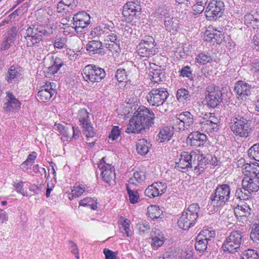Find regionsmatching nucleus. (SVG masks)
<instances>
[{
  "label": "nucleus",
  "instance_id": "nucleus-59",
  "mask_svg": "<svg viewBox=\"0 0 259 259\" xmlns=\"http://www.w3.org/2000/svg\"><path fill=\"white\" fill-rule=\"evenodd\" d=\"M34 30H37V32L38 33H39V34H41L42 36L43 35L49 36L53 33V31H52V29H51L50 30V31H47L45 28H44V27H42L41 26L37 27L36 28H34Z\"/></svg>",
  "mask_w": 259,
  "mask_h": 259
},
{
  "label": "nucleus",
  "instance_id": "nucleus-18",
  "mask_svg": "<svg viewBox=\"0 0 259 259\" xmlns=\"http://www.w3.org/2000/svg\"><path fill=\"white\" fill-rule=\"evenodd\" d=\"M55 84L54 82H46L45 85L40 88L37 93L38 100L42 102H48L56 94Z\"/></svg>",
  "mask_w": 259,
  "mask_h": 259
},
{
  "label": "nucleus",
  "instance_id": "nucleus-21",
  "mask_svg": "<svg viewBox=\"0 0 259 259\" xmlns=\"http://www.w3.org/2000/svg\"><path fill=\"white\" fill-rule=\"evenodd\" d=\"M246 176L242 181L243 187L246 188V190L251 195L252 192H257L259 190V176Z\"/></svg>",
  "mask_w": 259,
  "mask_h": 259
},
{
  "label": "nucleus",
  "instance_id": "nucleus-27",
  "mask_svg": "<svg viewBox=\"0 0 259 259\" xmlns=\"http://www.w3.org/2000/svg\"><path fill=\"white\" fill-rule=\"evenodd\" d=\"M196 156L195 166H193V170L200 175L204 171L205 166L209 161L203 154H196Z\"/></svg>",
  "mask_w": 259,
  "mask_h": 259
},
{
  "label": "nucleus",
  "instance_id": "nucleus-7",
  "mask_svg": "<svg viewBox=\"0 0 259 259\" xmlns=\"http://www.w3.org/2000/svg\"><path fill=\"white\" fill-rule=\"evenodd\" d=\"M240 231H234L230 233L224 240L222 248L225 252L233 253L239 251L242 238Z\"/></svg>",
  "mask_w": 259,
  "mask_h": 259
},
{
  "label": "nucleus",
  "instance_id": "nucleus-45",
  "mask_svg": "<svg viewBox=\"0 0 259 259\" xmlns=\"http://www.w3.org/2000/svg\"><path fill=\"white\" fill-rule=\"evenodd\" d=\"M85 192V187L83 186H75L71 191V193L69 196L70 200H72L76 197H78L81 195Z\"/></svg>",
  "mask_w": 259,
  "mask_h": 259
},
{
  "label": "nucleus",
  "instance_id": "nucleus-54",
  "mask_svg": "<svg viewBox=\"0 0 259 259\" xmlns=\"http://www.w3.org/2000/svg\"><path fill=\"white\" fill-rule=\"evenodd\" d=\"M56 126L61 135L66 137H68L70 135L69 131V129L68 126L61 124H58Z\"/></svg>",
  "mask_w": 259,
  "mask_h": 259
},
{
  "label": "nucleus",
  "instance_id": "nucleus-3",
  "mask_svg": "<svg viewBox=\"0 0 259 259\" xmlns=\"http://www.w3.org/2000/svg\"><path fill=\"white\" fill-rule=\"evenodd\" d=\"M169 94L165 88L153 89L146 95L148 103L150 106H156L161 113L167 110V103L166 102Z\"/></svg>",
  "mask_w": 259,
  "mask_h": 259
},
{
  "label": "nucleus",
  "instance_id": "nucleus-26",
  "mask_svg": "<svg viewBox=\"0 0 259 259\" xmlns=\"http://www.w3.org/2000/svg\"><path fill=\"white\" fill-rule=\"evenodd\" d=\"M205 40L220 44L222 42L224 38V34L220 31L216 29L213 30L212 31H206L205 35L204 36Z\"/></svg>",
  "mask_w": 259,
  "mask_h": 259
},
{
  "label": "nucleus",
  "instance_id": "nucleus-62",
  "mask_svg": "<svg viewBox=\"0 0 259 259\" xmlns=\"http://www.w3.org/2000/svg\"><path fill=\"white\" fill-rule=\"evenodd\" d=\"M13 42V40L12 38L10 37H8L6 39L3 41L1 50H8L10 46H11V44Z\"/></svg>",
  "mask_w": 259,
  "mask_h": 259
},
{
  "label": "nucleus",
  "instance_id": "nucleus-34",
  "mask_svg": "<svg viewBox=\"0 0 259 259\" xmlns=\"http://www.w3.org/2000/svg\"><path fill=\"white\" fill-rule=\"evenodd\" d=\"M244 170L248 172L247 176H258L259 175V165L258 163L254 162L250 163H246L244 165Z\"/></svg>",
  "mask_w": 259,
  "mask_h": 259
},
{
  "label": "nucleus",
  "instance_id": "nucleus-53",
  "mask_svg": "<svg viewBox=\"0 0 259 259\" xmlns=\"http://www.w3.org/2000/svg\"><path fill=\"white\" fill-rule=\"evenodd\" d=\"M111 41V42H113L114 45H115L116 47H119V40L117 39V37L116 35L112 33L111 34L108 35L106 37V39H105V42H109Z\"/></svg>",
  "mask_w": 259,
  "mask_h": 259
},
{
  "label": "nucleus",
  "instance_id": "nucleus-24",
  "mask_svg": "<svg viewBox=\"0 0 259 259\" xmlns=\"http://www.w3.org/2000/svg\"><path fill=\"white\" fill-rule=\"evenodd\" d=\"M24 70L18 65H13L8 69L6 79L9 83H16L21 77Z\"/></svg>",
  "mask_w": 259,
  "mask_h": 259
},
{
  "label": "nucleus",
  "instance_id": "nucleus-35",
  "mask_svg": "<svg viewBox=\"0 0 259 259\" xmlns=\"http://www.w3.org/2000/svg\"><path fill=\"white\" fill-rule=\"evenodd\" d=\"M147 214L148 217L152 220L161 218L162 215V211L156 205H150L147 208Z\"/></svg>",
  "mask_w": 259,
  "mask_h": 259
},
{
  "label": "nucleus",
  "instance_id": "nucleus-2",
  "mask_svg": "<svg viewBox=\"0 0 259 259\" xmlns=\"http://www.w3.org/2000/svg\"><path fill=\"white\" fill-rule=\"evenodd\" d=\"M230 128L234 137L237 139H249L253 132L251 121L245 114L233 118L230 122Z\"/></svg>",
  "mask_w": 259,
  "mask_h": 259
},
{
  "label": "nucleus",
  "instance_id": "nucleus-4",
  "mask_svg": "<svg viewBox=\"0 0 259 259\" xmlns=\"http://www.w3.org/2000/svg\"><path fill=\"white\" fill-rule=\"evenodd\" d=\"M81 75L88 85L95 87L106 76L104 69L95 65H88L81 71Z\"/></svg>",
  "mask_w": 259,
  "mask_h": 259
},
{
  "label": "nucleus",
  "instance_id": "nucleus-37",
  "mask_svg": "<svg viewBox=\"0 0 259 259\" xmlns=\"http://www.w3.org/2000/svg\"><path fill=\"white\" fill-rule=\"evenodd\" d=\"M197 236L208 242L215 237V231L212 228L205 229L201 231Z\"/></svg>",
  "mask_w": 259,
  "mask_h": 259
},
{
  "label": "nucleus",
  "instance_id": "nucleus-15",
  "mask_svg": "<svg viewBox=\"0 0 259 259\" xmlns=\"http://www.w3.org/2000/svg\"><path fill=\"white\" fill-rule=\"evenodd\" d=\"M24 42L27 47L36 48L42 44V36L34 30V26H29L25 31Z\"/></svg>",
  "mask_w": 259,
  "mask_h": 259
},
{
  "label": "nucleus",
  "instance_id": "nucleus-14",
  "mask_svg": "<svg viewBox=\"0 0 259 259\" xmlns=\"http://www.w3.org/2000/svg\"><path fill=\"white\" fill-rule=\"evenodd\" d=\"M141 10L139 2H128L123 6L122 14L125 20L130 22L141 14Z\"/></svg>",
  "mask_w": 259,
  "mask_h": 259
},
{
  "label": "nucleus",
  "instance_id": "nucleus-17",
  "mask_svg": "<svg viewBox=\"0 0 259 259\" xmlns=\"http://www.w3.org/2000/svg\"><path fill=\"white\" fill-rule=\"evenodd\" d=\"M167 189L165 183L157 182L149 185L145 190V194L150 198H153L164 194Z\"/></svg>",
  "mask_w": 259,
  "mask_h": 259
},
{
  "label": "nucleus",
  "instance_id": "nucleus-6",
  "mask_svg": "<svg viewBox=\"0 0 259 259\" xmlns=\"http://www.w3.org/2000/svg\"><path fill=\"white\" fill-rule=\"evenodd\" d=\"M231 188L227 184L218 185L210 196V204L213 207H222L230 198Z\"/></svg>",
  "mask_w": 259,
  "mask_h": 259
},
{
  "label": "nucleus",
  "instance_id": "nucleus-13",
  "mask_svg": "<svg viewBox=\"0 0 259 259\" xmlns=\"http://www.w3.org/2000/svg\"><path fill=\"white\" fill-rule=\"evenodd\" d=\"M196 154L193 153H189L183 151L180 155L179 161L176 163V168L182 172L193 169L195 166Z\"/></svg>",
  "mask_w": 259,
  "mask_h": 259
},
{
  "label": "nucleus",
  "instance_id": "nucleus-47",
  "mask_svg": "<svg viewBox=\"0 0 259 259\" xmlns=\"http://www.w3.org/2000/svg\"><path fill=\"white\" fill-rule=\"evenodd\" d=\"M250 237L254 242L259 243V221L257 224L253 225Z\"/></svg>",
  "mask_w": 259,
  "mask_h": 259
},
{
  "label": "nucleus",
  "instance_id": "nucleus-23",
  "mask_svg": "<svg viewBox=\"0 0 259 259\" xmlns=\"http://www.w3.org/2000/svg\"><path fill=\"white\" fill-rule=\"evenodd\" d=\"M6 102L4 104V109L7 112H13L19 110L21 107V102L10 92H7L5 97Z\"/></svg>",
  "mask_w": 259,
  "mask_h": 259
},
{
  "label": "nucleus",
  "instance_id": "nucleus-28",
  "mask_svg": "<svg viewBox=\"0 0 259 259\" xmlns=\"http://www.w3.org/2000/svg\"><path fill=\"white\" fill-rule=\"evenodd\" d=\"M86 49L90 55L92 56L100 53L101 50L103 49V45L99 40H92L87 44Z\"/></svg>",
  "mask_w": 259,
  "mask_h": 259
},
{
  "label": "nucleus",
  "instance_id": "nucleus-46",
  "mask_svg": "<svg viewBox=\"0 0 259 259\" xmlns=\"http://www.w3.org/2000/svg\"><path fill=\"white\" fill-rule=\"evenodd\" d=\"M258 258L257 251L253 249H248L242 253L241 259H258Z\"/></svg>",
  "mask_w": 259,
  "mask_h": 259
},
{
  "label": "nucleus",
  "instance_id": "nucleus-5",
  "mask_svg": "<svg viewBox=\"0 0 259 259\" xmlns=\"http://www.w3.org/2000/svg\"><path fill=\"white\" fill-rule=\"evenodd\" d=\"M200 207L197 203H193L184 211L179 220L178 225L183 230H187L194 226L199 216Z\"/></svg>",
  "mask_w": 259,
  "mask_h": 259
},
{
  "label": "nucleus",
  "instance_id": "nucleus-11",
  "mask_svg": "<svg viewBox=\"0 0 259 259\" xmlns=\"http://www.w3.org/2000/svg\"><path fill=\"white\" fill-rule=\"evenodd\" d=\"M77 118L82 128L83 134L85 135L88 140L90 138H93L96 135V132L91 122L90 113L87 109H80L78 112Z\"/></svg>",
  "mask_w": 259,
  "mask_h": 259
},
{
  "label": "nucleus",
  "instance_id": "nucleus-55",
  "mask_svg": "<svg viewBox=\"0 0 259 259\" xmlns=\"http://www.w3.org/2000/svg\"><path fill=\"white\" fill-rule=\"evenodd\" d=\"M204 6L200 5L199 4H195L192 6V11L194 15L200 14L203 12L205 9Z\"/></svg>",
  "mask_w": 259,
  "mask_h": 259
},
{
  "label": "nucleus",
  "instance_id": "nucleus-48",
  "mask_svg": "<svg viewBox=\"0 0 259 259\" xmlns=\"http://www.w3.org/2000/svg\"><path fill=\"white\" fill-rule=\"evenodd\" d=\"M136 228L139 230V233L141 235L144 234L150 229L149 223L146 221L139 222L137 224Z\"/></svg>",
  "mask_w": 259,
  "mask_h": 259
},
{
  "label": "nucleus",
  "instance_id": "nucleus-10",
  "mask_svg": "<svg viewBox=\"0 0 259 259\" xmlns=\"http://www.w3.org/2000/svg\"><path fill=\"white\" fill-rule=\"evenodd\" d=\"M193 122V115L190 112H181L176 114L173 119L172 129L178 132L184 131L192 126Z\"/></svg>",
  "mask_w": 259,
  "mask_h": 259
},
{
  "label": "nucleus",
  "instance_id": "nucleus-51",
  "mask_svg": "<svg viewBox=\"0 0 259 259\" xmlns=\"http://www.w3.org/2000/svg\"><path fill=\"white\" fill-rule=\"evenodd\" d=\"M126 72L124 69L119 68L116 71L115 77L119 82H122L126 79Z\"/></svg>",
  "mask_w": 259,
  "mask_h": 259
},
{
  "label": "nucleus",
  "instance_id": "nucleus-30",
  "mask_svg": "<svg viewBox=\"0 0 259 259\" xmlns=\"http://www.w3.org/2000/svg\"><path fill=\"white\" fill-rule=\"evenodd\" d=\"M173 135V131L169 127H163L160 130L159 133L158 135V139L157 140L160 143L168 141L171 139Z\"/></svg>",
  "mask_w": 259,
  "mask_h": 259
},
{
  "label": "nucleus",
  "instance_id": "nucleus-52",
  "mask_svg": "<svg viewBox=\"0 0 259 259\" xmlns=\"http://www.w3.org/2000/svg\"><path fill=\"white\" fill-rule=\"evenodd\" d=\"M120 135V130L119 126H114L109 136V138L113 141L116 140Z\"/></svg>",
  "mask_w": 259,
  "mask_h": 259
},
{
  "label": "nucleus",
  "instance_id": "nucleus-60",
  "mask_svg": "<svg viewBox=\"0 0 259 259\" xmlns=\"http://www.w3.org/2000/svg\"><path fill=\"white\" fill-rule=\"evenodd\" d=\"M70 249L71 253L75 255V258L76 259L79 258V255L78 254V249L77 245L74 242H70Z\"/></svg>",
  "mask_w": 259,
  "mask_h": 259
},
{
  "label": "nucleus",
  "instance_id": "nucleus-33",
  "mask_svg": "<svg viewBox=\"0 0 259 259\" xmlns=\"http://www.w3.org/2000/svg\"><path fill=\"white\" fill-rule=\"evenodd\" d=\"M64 65L63 60L59 57H56L52 66L48 67V74L54 75L56 73L59 69Z\"/></svg>",
  "mask_w": 259,
  "mask_h": 259
},
{
  "label": "nucleus",
  "instance_id": "nucleus-22",
  "mask_svg": "<svg viewBox=\"0 0 259 259\" xmlns=\"http://www.w3.org/2000/svg\"><path fill=\"white\" fill-rule=\"evenodd\" d=\"M206 135L198 131L191 132L187 138V143L195 147L203 145L206 142Z\"/></svg>",
  "mask_w": 259,
  "mask_h": 259
},
{
  "label": "nucleus",
  "instance_id": "nucleus-44",
  "mask_svg": "<svg viewBox=\"0 0 259 259\" xmlns=\"http://www.w3.org/2000/svg\"><path fill=\"white\" fill-rule=\"evenodd\" d=\"M97 200L90 197L85 198L79 202V205L83 206H88L91 207L93 210H96L97 208Z\"/></svg>",
  "mask_w": 259,
  "mask_h": 259
},
{
  "label": "nucleus",
  "instance_id": "nucleus-32",
  "mask_svg": "<svg viewBox=\"0 0 259 259\" xmlns=\"http://www.w3.org/2000/svg\"><path fill=\"white\" fill-rule=\"evenodd\" d=\"M251 195L246 190V188L244 187L242 188H239L236 189L235 192V197L236 198H234L233 199V203H236L237 201H240L241 199L243 200H248L249 198H250Z\"/></svg>",
  "mask_w": 259,
  "mask_h": 259
},
{
  "label": "nucleus",
  "instance_id": "nucleus-56",
  "mask_svg": "<svg viewBox=\"0 0 259 259\" xmlns=\"http://www.w3.org/2000/svg\"><path fill=\"white\" fill-rule=\"evenodd\" d=\"M64 5L71 10H75L77 7V1L76 0H61Z\"/></svg>",
  "mask_w": 259,
  "mask_h": 259
},
{
  "label": "nucleus",
  "instance_id": "nucleus-31",
  "mask_svg": "<svg viewBox=\"0 0 259 259\" xmlns=\"http://www.w3.org/2000/svg\"><path fill=\"white\" fill-rule=\"evenodd\" d=\"M146 179L145 172L140 170L134 172L133 177L131 178L128 181V185H137L138 184H142Z\"/></svg>",
  "mask_w": 259,
  "mask_h": 259
},
{
  "label": "nucleus",
  "instance_id": "nucleus-61",
  "mask_svg": "<svg viewBox=\"0 0 259 259\" xmlns=\"http://www.w3.org/2000/svg\"><path fill=\"white\" fill-rule=\"evenodd\" d=\"M23 184L24 182L21 181L19 183L14 184V187H15V190L18 193L21 194L23 196H25L24 190L23 189Z\"/></svg>",
  "mask_w": 259,
  "mask_h": 259
},
{
  "label": "nucleus",
  "instance_id": "nucleus-29",
  "mask_svg": "<svg viewBox=\"0 0 259 259\" xmlns=\"http://www.w3.org/2000/svg\"><path fill=\"white\" fill-rule=\"evenodd\" d=\"M151 146L150 142L145 139H141L136 143V150L141 155H145L148 153Z\"/></svg>",
  "mask_w": 259,
  "mask_h": 259
},
{
  "label": "nucleus",
  "instance_id": "nucleus-12",
  "mask_svg": "<svg viewBox=\"0 0 259 259\" xmlns=\"http://www.w3.org/2000/svg\"><path fill=\"white\" fill-rule=\"evenodd\" d=\"M225 5L221 0H212L205 8V14L207 20H216L220 18L224 12Z\"/></svg>",
  "mask_w": 259,
  "mask_h": 259
},
{
  "label": "nucleus",
  "instance_id": "nucleus-36",
  "mask_svg": "<svg viewBox=\"0 0 259 259\" xmlns=\"http://www.w3.org/2000/svg\"><path fill=\"white\" fill-rule=\"evenodd\" d=\"M164 24L168 31L172 32L177 30L178 26V20L170 17L165 18Z\"/></svg>",
  "mask_w": 259,
  "mask_h": 259
},
{
  "label": "nucleus",
  "instance_id": "nucleus-19",
  "mask_svg": "<svg viewBox=\"0 0 259 259\" xmlns=\"http://www.w3.org/2000/svg\"><path fill=\"white\" fill-rule=\"evenodd\" d=\"M105 159L103 157L101 159L98 167L101 170V175L103 181L107 183H110L115 177L114 168L111 165L106 163Z\"/></svg>",
  "mask_w": 259,
  "mask_h": 259
},
{
  "label": "nucleus",
  "instance_id": "nucleus-38",
  "mask_svg": "<svg viewBox=\"0 0 259 259\" xmlns=\"http://www.w3.org/2000/svg\"><path fill=\"white\" fill-rule=\"evenodd\" d=\"M176 97L180 102L184 103L185 101L190 100L191 95L188 90L181 88L177 91Z\"/></svg>",
  "mask_w": 259,
  "mask_h": 259
},
{
  "label": "nucleus",
  "instance_id": "nucleus-1",
  "mask_svg": "<svg viewBox=\"0 0 259 259\" xmlns=\"http://www.w3.org/2000/svg\"><path fill=\"white\" fill-rule=\"evenodd\" d=\"M155 115L149 108L139 107L130 119L125 132L127 134H143L154 124Z\"/></svg>",
  "mask_w": 259,
  "mask_h": 259
},
{
  "label": "nucleus",
  "instance_id": "nucleus-40",
  "mask_svg": "<svg viewBox=\"0 0 259 259\" xmlns=\"http://www.w3.org/2000/svg\"><path fill=\"white\" fill-rule=\"evenodd\" d=\"M164 72L160 69H154L151 71L150 76L151 77L150 79L152 82L158 83L162 81V79L164 78Z\"/></svg>",
  "mask_w": 259,
  "mask_h": 259
},
{
  "label": "nucleus",
  "instance_id": "nucleus-16",
  "mask_svg": "<svg viewBox=\"0 0 259 259\" xmlns=\"http://www.w3.org/2000/svg\"><path fill=\"white\" fill-rule=\"evenodd\" d=\"M90 16L87 13L79 12L74 15L72 27L77 32H81L90 24Z\"/></svg>",
  "mask_w": 259,
  "mask_h": 259
},
{
  "label": "nucleus",
  "instance_id": "nucleus-57",
  "mask_svg": "<svg viewBox=\"0 0 259 259\" xmlns=\"http://www.w3.org/2000/svg\"><path fill=\"white\" fill-rule=\"evenodd\" d=\"M151 237L152 238L153 243L152 244L154 246L159 247L162 246L164 243V240L163 239L159 238L154 236L153 234H151Z\"/></svg>",
  "mask_w": 259,
  "mask_h": 259
},
{
  "label": "nucleus",
  "instance_id": "nucleus-41",
  "mask_svg": "<svg viewBox=\"0 0 259 259\" xmlns=\"http://www.w3.org/2000/svg\"><path fill=\"white\" fill-rule=\"evenodd\" d=\"M126 190L128 195L130 202L132 204L138 203L140 199V196L138 191L132 190L130 185L126 186Z\"/></svg>",
  "mask_w": 259,
  "mask_h": 259
},
{
  "label": "nucleus",
  "instance_id": "nucleus-64",
  "mask_svg": "<svg viewBox=\"0 0 259 259\" xmlns=\"http://www.w3.org/2000/svg\"><path fill=\"white\" fill-rule=\"evenodd\" d=\"M251 71L259 74V60H256L251 64Z\"/></svg>",
  "mask_w": 259,
  "mask_h": 259
},
{
  "label": "nucleus",
  "instance_id": "nucleus-20",
  "mask_svg": "<svg viewBox=\"0 0 259 259\" xmlns=\"http://www.w3.org/2000/svg\"><path fill=\"white\" fill-rule=\"evenodd\" d=\"M234 209L235 215L237 218H240L245 221L251 215V209L249 205L245 202L241 201L240 203H233L231 204Z\"/></svg>",
  "mask_w": 259,
  "mask_h": 259
},
{
  "label": "nucleus",
  "instance_id": "nucleus-49",
  "mask_svg": "<svg viewBox=\"0 0 259 259\" xmlns=\"http://www.w3.org/2000/svg\"><path fill=\"white\" fill-rule=\"evenodd\" d=\"M67 38L65 37H56L54 46L55 48L62 49L66 47Z\"/></svg>",
  "mask_w": 259,
  "mask_h": 259
},
{
  "label": "nucleus",
  "instance_id": "nucleus-58",
  "mask_svg": "<svg viewBox=\"0 0 259 259\" xmlns=\"http://www.w3.org/2000/svg\"><path fill=\"white\" fill-rule=\"evenodd\" d=\"M103 253L105 255V259H116V253L109 249H104Z\"/></svg>",
  "mask_w": 259,
  "mask_h": 259
},
{
  "label": "nucleus",
  "instance_id": "nucleus-25",
  "mask_svg": "<svg viewBox=\"0 0 259 259\" xmlns=\"http://www.w3.org/2000/svg\"><path fill=\"white\" fill-rule=\"evenodd\" d=\"M251 85L242 80L237 81L234 87V91L240 97H245L251 94Z\"/></svg>",
  "mask_w": 259,
  "mask_h": 259
},
{
  "label": "nucleus",
  "instance_id": "nucleus-50",
  "mask_svg": "<svg viewBox=\"0 0 259 259\" xmlns=\"http://www.w3.org/2000/svg\"><path fill=\"white\" fill-rule=\"evenodd\" d=\"M180 75L183 77H187L191 80L193 79L192 70L189 66H186L182 67L180 71Z\"/></svg>",
  "mask_w": 259,
  "mask_h": 259
},
{
  "label": "nucleus",
  "instance_id": "nucleus-43",
  "mask_svg": "<svg viewBox=\"0 0 259 259\" xmlns=\"http://www.w3.org/2000/svg\"><path fill=\"white\" fill-rule=\"evenodd\" d=\"M211 60V58L208 53H200L196 56L195 62L200 65H205Z\"/></svg>",
  "mask_w": 259,
  "mask_h": 259
},
{
  "label": "nucleus",
  "instance_id": "nucleus-9",
  "mask_svg": "<svg viewBox=\"0 0 259 259\" xmlns=\"http://www.w3.org/2000/svg\"><path fill=\"white\" fill-rule=\"evenodd\" d=\"M154 43L155 40L152 36H144L137 47L138 54L142 57L149 58L153 56L156 53Z\"/></svg>",
  "mask_w": 259,
  "mask_h": 259
},
{
  "label": "nucleus",
  "instance_id": "nucleus-63",
  "mask_svg": "<svg viewBox=\"0 0 259 259\" xmlns=\"http://www.w3.org/2000/svg\"><path fill=\"white\" fill-rule=\"evenodd\" d=\"M210 123H211V122L208 120H205L204 119L203 121H200L201 127L204 130V131L207 132V133H209V132L211 133L210 128Z\"/></svg>",
  "mask_w": 259,
  "mask_h": 259
},
{
  "label": "nucleus",
  "instance_id": "nucleus-42",
  "mask_svg": "<svg viewBox=\"0 0 259 259\" xmlns=\"http://www.w3.org/2000/svg\"><path fill=\"white\" fill-rule=\"evenodd\" d=\"M248 155L250 158L259 161V143L254 144L248 149Z\"/></svg>",
  "mask_w": 259,
  "mask_h": 259
},
{
  "label": "nucleus",
  "instance_id": "nucleus-8",
  "mask_svg": "<svg viewBox=\"0 0 259 259\" xmlns=\"http://www.w3.org/2000/svg\"><path fill=\"white\" fill-rule=\"evenodd\" d=\"M224 94L220 90L219 87L214 84L208 85L206 88L205 93V100L207 105L212 108L218 107L222 102Z\"/></svg>",
  "mask_w": 259,
  "mask_h": 259
},
{
  "label": "nucleus",
  "instance_id": "nucleus-39",
  "mask_svg": "<svg viewBox=\"0 0 259 259\" xmlns=\"http://www.w3.org/2000/svg\"><path fill=\"white\" fill-rule=\"evenodd\" d=\"M196 242L195 244V249L199 251V253H204L206 251L208 242L200 238L197 236L196 238Z\"/></svg>",
  "mask_w": 259,
  "mask_h": 259
}]
</instances>
